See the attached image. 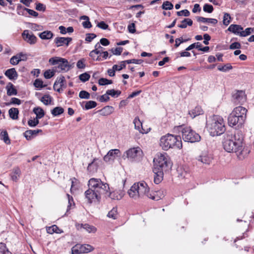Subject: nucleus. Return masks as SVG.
I'll use <instances>...</instances> for the list:
<instances>
[{
    "label": "nucleus",
    "mask_w": 254,
    "mask_h": 254,
    "mask_svg": "<svg viewBox=\"0 0 254 254\" xmlns=\"http://www.w3.org/2000/svg\"><path fill=\"white\" fill-rule=\"evenodd\" d=\"M244 136L240 131H237L234 136L227 135L223 143L224 149L228 152H235L240 160L244 159L250 150L244 147Z\"/></svg>",
    "instance_id": "obj_1"
},
{
    "label": "nucleus",
    "mask_w": 254,
    "mask_h": 254,
    "mask_svg": "<svg viewBox=\"0 0 254 254\" xmlns=\"http://www.w3.org/2000/svg\"><path fill=\"white\" fill-rule=\"evenodd\" d=\"M154 183L159 184L163 179L164 173L171 169L172 164L166 153H159L154 159Z\"/></svg>",
    "instance_id": "obj_2"
},
{
    "label": "nucleus",
    "mask_w": 254,
    "mask_h": 254,
    "mask_svg": "<svg viewBox=\"0 0 254 254\" xmlns=\"http://www.w3.org/2000/svg\"><path fill=\"white\" fill-rule=\"evenodd\" d=\"M206 127L212 136L220 135L226 130L224 120L218 115L210 117L206 121Z\"/></svg>",
    "instance_id": "obj_3"
},
{
    "label": "nucleus",
    "mask_w": 254,
    "mask_h": 254,
    "mask_svg": "<svg viewBox=\"0 0 254 254\" xmlns=\"http://www.w3.org/2000/svg\"><path fill=\"white\" fill-rule=\"evenodd\" d=\"M160 145L164 150L173 148L181 149L182 147L181 137L180 135L168 133L161 137Z\"/></svg>",
    "instance_id": "obj_4"
},
{
    "label": "nucleus",
    "mask_w": 254,
    "mask_h": 254,
    "mask_svg": "<svg viewBox=\"0 0 254 254\" xmlns=\"http://www.w3.org/2000/svg\"><path fill=\"white\" fill-rule=\"evenodd\" d=\"M149 191V188L148 185L142 181L134 183L128 190V194L130 197L137 200L146 196Z\"/></svg>",
    "instance_id": "obj_5"
},
{
    "label": "nucleus",
    "mask_w": 254,
    "mask_h": 254,
    "mask_svg": "<svg viewBox=\"0 0 254 254\" xmlns=\"http://www.w3.org/2000/svg\"><path fill=\"white\" fill-rule=\"evenodd\" d=\"M175 132H181L183 139L186 142H195L200 141V136L193 131L190 127L181 125L174 128Z\"/></svg>",
    "instance_id": "obj_6"
},
{
    "label": "nucleus",
    "mask_w": 254,
    "mask_h": 254,
    "mask_svg": "<svg viewBox=\"0 0 254 254\" xmlns=\"http://www.w3.org/2000/svg\"><path fill=\"white\" fill-rule=\"evenodd\" d=\"M88 185L89 189L102 195L105 194H108L111 196V194L108 193V190L110 189L109 185L104 183L99 179L93 178L90 179L88 181Z\"/></svg>",
    "instance_id": "obj_7"
},
{
    "label": "nucleus",
    "mask_w": 254,
    "mask_h": 254,
    "mask_svg": "<svg viewBox=\"0 0 254 254\" xmlns=\"http://www.w3.org/2000/svg\"><path fill=\"white\" fill-rule=\"evenodd\" d=\"M49 62L52 65L58 64L57 68L60 69V71H68L70 66L67 60L58 57L50 58Z\"/></svg>",
    "instance_id": "obj_8"
},
{
    "label": "nucleus",
    "mask_w": 254,
    "mask_h": 254,
    "mask_svg": "<svg viewBox=\"0 0 254 254\" xmlns=\"http://www.w3.org/2000/svg\"><path fill=\"white\" fill-rule=\"evenodd\" d=\"M84 194L88 202L90 203L92 202L100 201L101 196H103L100 193L93 190H91L89 188L88 190L85 191Z\"/></svg>",
    "instance_id": "obj_9"
},
{
    "label": "nucleus",
    "mask_w": 254,
    "mask_h": 254,
    "mask_svg": "<svg viewBox=\"0 0 254 254\" xmlns=\"http://www.w3.org/2000/svg\"><path fill=\"white\" fill-rule=\"evenodd\" d=\"M22 36L24 40L30 45H33L37 42V37L28 30L23 31Z\"/></svg>",
    "instance_id": "obj_10"
},
{
    "label": "nucleus",
    "mask_w": 254,
    "mask_h": 254,
    "mask_svg": "<svg viewBox=\"0 0 254 254\" xmlns=\"http://www.w3.org/2000/svg\"><path fill=\"white\" fill-rule=\"evenodd\" d=\"M212 159V155L206 151L202 152L201 154L197 157L198 161L206 165L210 164Z\"/></svg>",
    "instance_id": "obj_11"
},
{
    "label": "nucleus",
    "mask_w": 254,
    "mask_h": 254,
    "mask_svg": "<svg viewBox=\"0 0 254 254\" xmlns=\"http://www.w3.org/2000/svg\"><path fill=\"white\" fill-rule=\"evenodd\" d=\"M120 155L121 151L119 149H111L104 157L103 159L106 162L113 161L117 157L119 156Z\"/></svg>",
    "instance_id": "obj_12"
},
{
    "label": "nucleus",
    "mask_w": 254,
    "mask_h": 254,
    "mask_svg": "<svg viewBox=\"0 0 254 254\" xmlns=\"http://www.w3.org/2000/svg\"><path fill=\"white\" fill-rule=\"evenodd\" d=\"M245 121L243 120L242 118H238L236 115L230 114L228 118V123L230 126L233 127L236 125L241 126Z\"/></svg>",
    "instance_id": "obj_13"
},
{
    "label": "nucleus",
    "mask_w": 254,
    "mask_h": 254,
    "mask_svg": "<svg viewBox=\"0 0 254 254\" xmlns=\"http://www.w3.org/2000/svg\"><path fill=\"white\" fill-rule=\"evenodd\" d=\"M233 98L234 102L237 104H242L246 100V97L245 92L242 90L237 91L233 94Z\"/></svg>",
    "instance_id": "obj_14"
},
{
    "label": "nucleus",
    "mask_w": 254,
    "mask_h": 254,
    "mask_svg": "<svg viewBox=\"0 0 254 254\" xmlns=\"http://www.w3.org/2000/svg\"><path fill=\"white\" fill-rule=\"evenodd\" d=\"M247 112V109L244 107L238 106L233 110L231 114L236 115V116H237V117L239 118H242L243 117V120L245 121L246 118Z\"/></svg>",
    "instance_id": "obj_15"
},
{
    "label": "nucleus",
    "mask_w": 254,
    "mask_h": 254,
    "mask_svg": "<svg viewBox=\"0 0 254 254\" xmlns=\"http://www.w3.org/2000/svg\"><path fill=\"white\" fill-rule=\"evenodd\" d=\"M72 38L70 37H57L55 39L54 42L57 47L64 46V45L68 46Z\"/></svg>",
    "instance_id": "obj_16"
},
{
    "label": "nucleus",
    "mask_w": 254,
    "mask_h": 254,
    "mask_svg": "<svg viewBox=\"0 0 254 254\" xmlns=\"http://www.w3.org/2000/svg\"><path fill=\"white\" fill-rule=\"evenodd\" d=\"M65 78L64 76H61L57 78V80L54 84V89L58 92H60L62 90V88L64 85Z\"/></svg>",
    "instance_id": "obj_17"
},
{
    "label": "nucleus",
    "mask_w": 254,
    "mask_h": 254,
    "mask_svg": "<svg viewBox=\"0 0 254 254\" xmlns=\"http://www.w3.org/2000/svg\"><path fill=\"white\" fill-rule=\"evenodd\" d=\"M243 28L240 25L231 24L228 28V30L230 32L235 34V35H239L241 36V33H242Z\"/></svg>",
    "instance_id": "obj_18"
},
{
    "label": "nucleus",
    "mask_w": 254,
    "mask_h": 254,
    "mask_svg": "<svg viewBox=\"0 0 254 254\" xmlns=\"http://www.w3.org/2000/svg\"><path fill=\"white\" fill-rule=\"evenodd\" d=\"M140 152V150L138 148H132L126 151L127 157L129 159H134Z\"/></svg>",
    "instance_id": "obj_19"
},
{
    "label": "nucleus",
    "mask_w": 254,
    "mask_h": 254,
    "mask_svg": "<svg viewBox=\"0 0 254 254\" xmlns=\"http://www.w3.org/2000/svg\"><path fill=\"white\" fill-rule=\"evenodd\" d=\"M134 127L141 133H146L148 132V130H146L143 128L142 124L139 119L138 117H135L133 120Z\"/></svg>",
    "instance_id": "obj_20"
},
{
    "label": "nucleus",
    "mask_w": 254,
    "mask_h": 254,
    "mask_svg": "<svg viewBox=\"0 0 254 254\" xmlns=\"http://www.w3.org/2000/svg\"><path fill=\"white\" fill-rule=\"evenodd\" d=\"M4 74L10 80L16 79L18 77V74L14 68H11L6 70Z\"/></svg>",
    "instance_id": "obj_21"
},
{
    "label": "nucleus",
    "mask_w": 254,
    "mask_h": 254,
    "mask_svg": "<svg viewBox=\"0 0 254 254\" xmlns=\"http://www.w3.org/2000/svg\"><path fill=\"white\" fill-rule=\"evenodd\" d=\"M190 116L193 119L195 117L203 114V111L200 106H196L192 110H190L189 113Z\"/></svg>",
    "instance_id": "obj_22"
},
{
    "label": "nucleus",
    "mask_w": 254,
    "mask_h": 254,
    "mask_svg": "<svg viewBox=\"0 0 254 254\" xmlns=\"http://www.w3.org/2000/svg\"><path fill=\"white\" fill-rule=\"evenodd\" d=\"M196 19L197 21L201 22L202 23H210L213 24H216L217 23L218 21L216 19L214 18H205L201 16L196 17Z\"/></svg>",
    "instance_id": "obj_23"
},
{
    "label": "nucleus",
    "mask_w": 254,
    "mask_h": 254,
    "mask_svg": "<svg viewBox=\"0 0 254 254\" xmlns=\"http://www.w3.org/2000/svg\"><path fill=\"white\" fill-rule=\"evenodd\" d=\"M21 175V171L18 167L15 168L13 169L12 172L11 174V178L13 181L16 182Z\"/></svg>",
    "instance_id": "obj_24"
},
{
    "label": "nucleus",
    "mask_w": 254,
    "mask_h": 254,
    "mask_svg": "<svg viewBox=\"0 0 254 254\" xmlns=\"http://www.w3.org/2000/svg\"><path fill=\"white\" fill-rule=\"evenodd\" d=\"M53 33L50 31H45L39 34L40 38L43 40H49L53 38Z\"/></svg>",
    "instance_id": "obj_25"
},
{
    "label": "nucleus",
    "mask_w": 254,
    "mask_h": 254,
    "mask_svg": "<svg viewBox=\"0 0 254 254\" xmlns=\"http://www.w3.org/2000/svg\"><path fill=\"white\" fill-rule=\"evenodd\" d=\"M114 108L110 106H107L102 108L100 112L101 114L104 116H107L111 114L113 112Z\"/></svg>",
    "instance_id": "obj_26"
},
{
    "label": "nucleus",
    "mask_w": 254,
    "mask_h": 254,
    "mask_svg": "<svg viewBox=\"0 0 254 254\" xmlns=\"http://www.w3.org/2000/svg\"><path fill=\"white\" fill-rule=\"evenodd\" d=\"M7 94L8 96L16 95L17 94V90L14 88L13 85L9 83L6 86Z\"/></svg>",
    "instance_id": "obj_27"
},
{
    "label": "nucleus",
    "mask_w": 254,
    "mask_h": 254,
    "mask_svg": "<svg viewBox=\"0 0 254 254\" xmlns=\"http://www.w3.org/2000/svg\"><path fill=\"white\" fill-rule=\"evenodd\" d=\"M10 118L12 120H17L18 118L19 111L17 108H12L8 111Z\"/></svg>",
    "instance_id": "obj_28"
},
{
    "label": "nucleus",
    "mask_w": 254,
    "mask_h": 254,
    "mask_svg": "<svg viewBox=\"0 0 254 254\" xmlns=\"http://www.w3.org/2000/svg\"><path fill=\"white\" fill-rule=\"evenodd\" d=\"M192 20L190 18H185L181 21V24L178 25V27L181 28H186L188 25L191 26L192 25Z\"/></svg>",
    "instance_id": "obj_29"
},
{
    "label": "nucleus",
    "mask_w": 254,
    "mask_h": 254,
    "mask_svg": "<svg viewBox=\"0 0 254 254\" xmlns=\"http://www.w3.org/2000/svg\"><path fill=\"white\" fill-rule=\"evenodd\" d=\"M47 233L51 234L54 233L59 234L62 232L61 230L60 229L59 227L56 225H54L51 227H47Z\"/></svg>",
    "instance_id": "obj_30"
},
{
    "label": "nucleus",
    "mask_w": 254,
    "mask_h": 254,
    "mask_svg": "<svg viewBox=\"0 0 254 254\" xmlns=\"http://www.w3.org/2000/svg\"><path fill=\"white\" fill-rule=\"evenodd\" d=\"M80 19L85 20L82 22V26L84 28H90L91 27V23L89 21V18L87 16H81Z\"/></svg>",
    "instance_id": "obj_31"
},
{
    "label": "nucleus",
    "mask_w": 254,
    "mask_h": 254,
    "mask_svg": "<svg viewBox=\"0 0 254 254\" xmlns=\"http://www.w3.org/2000/svg\"><path fill=\"white\" fill-rule=\"evenodd\" d=\"M33 112L36 115V118L38 119H41L45 115L44 110L40 107L35 108L33 109Z\"/></svg>",
    "instance_id": "obj_32"
},
{
    "label": "nucleus",
    "mask_w": 254,
    "mask_h": 254,
    "mask_svg": "<svg viewBox=\"0 0 254 254\" xmlns=\"http://www.w3.org/2000/svg\"><path fill=\"white\" fill-rule=\"evenodd\" d=\"M52 100V97L49 94L44 95L41 99V101L46 105L50 104Z\"/></svg>",
    "instance_id": "obj_33"
},
{
    "label": "nucleus",
    "mask_w": 254,
    "mask_h": 254,
    "mask_svg": "<svg viewBox=\"0 0 254 254\" xmlns=\"http://www.w3.org/2000/svg\"><path fill=\"white\" fill-rule=\"evenodd\" d=\"M64 112V109L62 107H57L51 111V113L54 116H58L63 114Z\"/></svg>",
    "instance_id": "obj_34"
},
{
    "label": "nucleus",
    "mask_w": 254,
    "mask_h": 254,
    "mask_svg": "<svg viewBox=\"0 0 254 254\" xmlns=\"http://www.w3.org/2000/svg\"><path fill=\"white\" fill-rule=\"evenodd\" d=\"M94 250V248L88 244L82 245L81 247V254L88 253L92 252Z\"/></svg>",
    "instance_id": "obj_35"
},
{
    "label": "nucleus",
    "mask_w": 254,
    "mask_h": 254,
    "mask_svg": "<svg viewBox=\"0 0 254 254\" xmlns=\"http://www.w3.org/2000/svg\"><path fill=\"white\" fill-rule=\"evenodd\" d=\"M82 227L84 229L87 231L88 233H94L96 232L97 229L93 226L90 225L88 224L82 225Z\"/></svg>",
    "instance_id": "obj_36"
},
{
    "label": "nucleus",
    "mask_w": 254,
    "mask_h": 254,
    "mask_svg": "<svg viewBox=\"0 0 254 254\" xmlns=\"http://www.w3.org/2000/svg\"><path fill=\"white\" fill-rule=\"evenodd\" d=\"M106 93L107 95H110L113 97L117 98L121 94V91L120 90L111 89L107 90Z\"/></svg>",
    "instance_id": "obj_37"
},
{
    "label": "nucleus",
    "mask_w": 254,
    "mask_h": 254,
    "mask_svg": "<svg viewBox=\"0 0 254 254\" xmlns=\"http://www.w3.org/2000/svg\"><path fill=\"white\" fill-rule=\"evenodd\" d=\"M146 196L152 200L156 201L161 199V196L160 195H158L156 191L151 192V193L149 191L148 194H146Z\"/></svg>",
    "instance_id": "obj_38"
},
{
    "label": "nucleus",
    "mask_w": 254,
    "mask_h": 254,
    "mask_svg": "<svg viewBox=\"0 0 254 254\" xmlns=\"http://www.w3.org/2000/svg\"><path fill=\"white\" fill-rule=\"evenodd\" d=\"M1 139L7 144L10 143L8 133L6 130L2 131L0 133Z\"/></svg>",
    "instance_id": "obj_39"
},
{
    "label": "nucleus",
    "mask_w": 254,
    "mask_h": 254,
    "mask_svg": "<svg viewBox=\"0 0 254 254\" xmlns=\"http://www.w3.org/2000/svg\"><path fill=\"white\" fill-rule=\"evenodd\" d=\"M0 254H11V253L8 251L4 243H0Z\"/></svg>",
    "instance_id": "obj_40"
},
{
    "label": "nucleus",
    "mask_w": 254,
    "mask_h": 254,
    "mask_svg": "<svg viewBox=\"0 0 254 254\" xmlns=\"http://www.w3.org/2000/svg\"><path fill=\"white\" fill-rule=\"evenodd\" d=\"M231 17L230 15L226 12L224 13L223 23L225 26H228L231 22Z\"/></svg>",
    "instance_id": "obj_41"
},
{
    "label": "nucleus",
    "mask_w": 254,
    "mask_h": 254,
    "mask_svg": "<svg viewBox=\"0 0 254 254\" xmlns=\"http://www.w3.org/2000/svg\"><path fill=\"white\" fill-rule=\"evenodd\" d=\"M85 103V109L89 110L95 108L97 106V103L95 101H89L87 102H83L82 104Z\"/></svg>",
    "instance_id": "obj_42"
},
{
    "label": "nucleus",
    "mask_w": 254,
    "mask_h": 254,
    "mask_svg": "<svg viewBox=\"0 0 254 254\" xmlns=\"http://www.w3.org/2000/svg\"><path fill=\"white\" fill-rule=\"evenodd\" d=\"M109 190H108V193L111 194V196L108 195V194H105L103 195V196L104 197H110L111 198H112L113 199H118V200L120 199L122 197L123 195L122 194H119V195H115V194H116L115 192H110Z\"/></svg>",
    "instance_id": "obj_43"
},
{
    "label": "nucleus",
    "mask_w": 254,
    "mask_h": 254,
    "mask_svg": "<svg viewBox=\"0 0 254 254\" xmlns=\"http://www.w3.org/2000/svg\"><path fill=\"white\" fill-rule=\"evenodd\" d=\"M233 68L232 66L230 64H225L224 66L218 67V69L221 71L226 72Z\"/></svg>",
    "instance_id": "obj_44"
},
{
    "label": "nucleus",
    "mask_w": 254,
    "mask_h": 254,
    "mask_svg": "<svg viewBox=\"0 0 254 254\" xmlns=\"http://www.w3.org/2000/svg\"><path fill=\"white\" fill-rule=\"evenodd\" d=\"M253 32H254L253 28H251V27L247 28L244 31H243V30H242V33H241V36L246 37V36L250 35Z\"/></svg>",
    "instance_id": "obj_45"
},
{
    "label": "nucleus",
    "mask_w": 254,
    "mask_h": 254,
    "mask_svg": "<svg viewBox=\"0 0 254 254\" xmlns=\"http://www.w3.org/2000/svg\"><path fill=\"white\" fill-rule=\"evenodd\" d=\"M117 214H118L117 209L115 208H113L111 211H110L108 212L107 216L109 218L115 219L117 218Z\"/></svg>",
    "instance_id": "obj_46"
},
{
    "label": "nucleus",
    "mask_w": 254,
    "mask_h": 254,
    "mask_svg": "<svg viewBox=\"0 0 254 254\" xmlns=\"http://www.w3.org/2000/svg\"><path fill=\"white\" fill-rule=\"evenodd\" d=\"M201 46H202V45L200 43H199V42L194 43L193 44H191L189 47H188L186 49V51H190V50L193 49V48L197 49L199 50V48L200 47H201Z\"/></svg>",
    "instance_id": "obj_47"
},
{
    "label": "nucleus",
    "mask_w": 254,
    "mask_h": 254,
    "mask_svg": "<svg viewBox=\"0 0 254 254\" xmlns=\"http://www.w3.org/2000/svg\"><path fill=\"white\" fill-rule=\"evenodd\" d=\"M34 85L36 88H42L46 86V85L43 84V82L40 79H36L34 82Z\"/></svg>",
    "instance_id": "obj_48"
},
{
    "label": "nucleus",
    "mask_w": 254,
    "mask_h": 254,
    "mask_svg": "<svg viewBox=\"0 0 254 254\" xmlns=\"http://www.w3.org/2000/svg\"><path fill=\"white\" fill-rule=\"evenodd\" d=\"M162 7L164 9L170 10L173 8V4L169 1H166L163 2Z\"/></svg>",
    "instance_id": "obj_49"
},
{
    "label": "nucleus",
    "mask_w": 254,
    "mask_h": 254,
    "mask_svg": "<svg viewBox=\"0 0 254 254\" xmlns=\"http://www.w3.org/2000/svg\"><path fill=\"white\" fill-rule=\"evenodd\" d=\"M55 73V71L51 70L50 69L47 70L45 71L44 76L46 79H50L54 76Z\"/></svg>",
    "instance_id": "obj_50"
},
{
    "label": "nucleus",
    "mask_w": 254,
    "mask_h": 254,
    "mask_svg": "<svg viewBox=\"0 0 254 254\" xmlns=\"http://www.w3.org/2000/svg\"><path fill=\"white\" fill-rule=\"evenodd\" d=\"M203 9L204 11L210 13L213 11V7L212 5L206 3L204 5Z\"/></svg>",
    "instance_id": "obj_51"
},
{
    "label": "nucleus",
    "mask_w": 254,
    "mask_h": 254,
    "mask_svg": "<svg viewBox=\"0 0 254 254\" xmlns=\"http://www.w3.org/2000/svg\"><path fill=\"white\" fill-rule=\"evenodd\" d=\"M79 97L81 99H88L90 98V94L86 91H81L79 94Z\"/></svg>",
    "instance_id": "obj_52"
},
{
    "label": "nucleus",
    "mask_w": 254,
    "mask_h": 254,
    "mask_svg": "<svg viewBox=\"0 0 254 254\" xmlns=\"http://www.w3.org/2000/svg\"><path fill=\"white\" fill-rule=\"evenodd\" d=\"M143 61L141 59L137 60V59H131V60H128L125 61V62H126V64H140L143 63Z\"/></svg>",
    "instance_id": "obj_53"
},
{
    "label": "nucleus",
    "mask_w": 254,
    "mask_h": 254,
    "mask_svg": "<svg viewBox=\"0 0 254 254\" xmlns=\"http://www.w3.org/2000/svg\"><path fill=\"white\" fill-rule=\"evenodd\" d=\"M20 62L17 55L12 57L10 59V63L12 65H17Z\"/></svg>",
    "instance_id": "obj_54"
},
{
    "label": "nucleus",
    "mask_w": 254,
    "mask_h": 254,
    "mask_svg": "<svg viewBox=\"0 0 254 254\" xmlns=\"http://www.w3.org/2000/svg\"><path fill=\"white\" fill-rule=\"evenodd\" d=\"M90 75L87 73H84L80 74L79 76V79L82 82L88 81L90 78Z\"/></svg>",
    "instance_id": "obj_55"
},
{
    "label": "nucleus",
    "mask_w": 254,
    "mask_h": 254,
    "mask_svg": "<svg viewBox=\"0 0 254 254\" xmlns=\"http://www.w3.org/2000/svg\"><path fill=\"white\" fill-rule=\"evenodd\" d=\"M39 119L36 118L34 120H29L28 121V125L31 127H34L36 126L39 124Z\"/></svg>",
    "instance_id": "obj_56"
},
{
    "label": "nucleus",
    "mask_w": 254,
    "mask_h": 254,
    "mask_svg": "<svg viewBox=\"0 0 254 254\" xmlns=\"http://www.w3.org/2000/svg\"><path fill=\"white\" fill-rule=\"evenodd\" d=\"M177 14L179 16H184L186 17H188L190 15V12L188 10L184 9L179 11H177Z\"/></svg>",
    "instance_id": "obj_57"
},
{
    "label": "nucleus",
    "mask_w": 254,
    "mask_h": 254,
    "mask_svg": "<svg viewBox=\"0 0 254 254\" xmlns=\"http://www.w3.org/2000/svg\"><path fill=\"white\" fill-rule=\"evenodd\" d=\"M21 103V101L15 97H13L11 99V101L9 103H6V105H10L11 104H16L20 105Z\"/></svg>",
    "instance_id": "obj_58"
},
{
    "label": "nucleus",
    "mask_w": 254,
    "mask_h": 254,
    "mask_svg": "<svg viewBox=\"0 0 254 254\" xmlns=\"http://www.w3.org/2000/svg\"><path fill=\"white\" fill-rule=\"evenodd\" d=\"M111 51L115 55H120L123 51V48L118 47L115 49H112Z\"/></svg>",
    "instance_id": "obj_59"
},
{
    "label": "nucleus",
    "mask_w": 254,
    "mask_h": 254,
    "mask_svg": "<svg viewBox=\"0 0 254 254\" xmlns=\"http://www.w3.org/2000/svg\"><path fill=\"white\" fill-rule=\"evenodd\" d=\"M117 65L115 64L113 66L112 68L108 70V73L110 76H114L115 74V71H117Z\"/></svg>",
    "instance_id": "obj_60"
},
{
    "label": "nucleus",
    "mask_w": 254,
    "mask_h": 254,
    "mask_svg": "<svg viewBox=\"0 0 254 254\" xmlns=\"http://www.w3.org/2000/svg\"><path fill=\"white\" fill-rule=\"evenodd\" d=\"M67 198H68V205L67 206V211H68L69 209H70V207H71L72 205H74V201L73 197L70 196L69 194H66Z\"/></svg>",
    "instance_id": "obj_61"
},
{
    "label": "nucleus",
    "mask_w": 254,
    "mask_h": 254,
    "mask_svg": "<svg viewBox=\"0 0 254 254\" xmlns=\"http://www.w3.org/2000/svg\"><path fill=\"white\" fill-rule=\"evenodd\" d=\"M23 10L26 11L30 15L34 17H37L38 15V13L32 9L24 7Z\"/></svg>",
    "instance_id": "obj_62"
},
{
    "label": "nucleus",
    "mask_w": 254,
    "mask_h": 254,
    "mask_svg": "<svg viewBox=\"0 0 254 254\" xmlns=\"http://www.w3.org/2000/svg\"><path fill=\"white\" fill-rule=\"evenodd\" d=\"M96 37V35L94 33H88L86 34L85 41L90 42L93 39Z\"/></svg>",
    "instance_id": "obj_63"
},
{
    "label": "nucleus",
    "mask_w": 254,
    "mask_h": 254,
    "mask_svg": "<svg viewBox=\"0 0 254 254\" xmlns=\"http://www.w3.org/2000/svg\"><path fill=\"white\" fill-rule=\"evenodd\" d=\"M84 62L85 60L84 59L79 60L76 64L77 68L79 69L84 68L85 67Z\"/></svg>",
    "instance_id": "obj_64"
}]
</instances>
